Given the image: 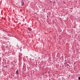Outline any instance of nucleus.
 <instances>
[{
  "instance_id": "obj_2",
  "label": "nucleus",
  "mask_w": 80,
  "mask_h": 80,
  "mask_svg": "<svg viewBox=\"0 0 80 80\" xmlns=\"http://www.w3.org/2000/svg\"><path fill=\"white\" fill-rule=\"evenodd\" d=\"M18 70H17L16 71V74H17L18 75Z\"/></svg>"
},
{
  "instance_id": "obj_7",
  "label": "nucleus",
  "mask_w": 80,
  "mask_h": 80,
  "mask_svg": "<svg viewBox=\"0 0 80 80\" xmlns=\"http://www.w3.org/2000/svg\"><path fill=\"white\" fill-rule=\"evenodd\" d=\"M39 58H40V57H39Z\"/></svg>"
},
{
  "instance_id": "obj_5",
  "label": "nucleus",
  "mask_w": 80,
  "mask_h": 80,
  "mask_svg": "<svg viewBox=\"0 0 80 80\" xmlns=\"http://www.w3.org/2000/svg\"><path fill=\"white\" fill-rule=\"evenodd\" d=\"M66 64H67V63H65V65H66Z\"/></svg>"
},
{
  "instance_id": "obj_4",
  "label": "nucleus",
  "mask_w": 80,
  "mask_h": 80,
  "mask_svg": "<svg viewBox=\"0 0 80 80\" xmlns=\"http://www.w3.org/2000/svg\"><path fill=\"white\" fill-rule=\"evenodd\" d=\"M78 78L79 79V80H80V77H79Z\"/></svg>"
},
{
  "instance_id": "obj_3",
  "label": "nucleus",
  "mask_w": 80,
  "mask_h": 80,
  "mask_svg": "<svg viewBox=\"0 0 80 80\" xmlns=\"http://www.w3.org/2000/svg\"><path fill=\"white\" fill-rule=\"evenodd\" d=\"M24 5V3L22 2V6H23Z\"/></svg>"
},
{
  "instance_id": "obj_6",
  "label": "nucleus",
  "mask_w": 80,
  "mask_h": 80,
  "mask_svg": "<svg viewBox=\"0 0 80 80\" xmlns=\"http://www.w3.org/2000/svg\"><path fill=\"white\" fill-rule=\"evenodd\" d=\"M27 57H28L27 56V57H26V58H27Z\"/></svg>"
},
{
  "instance_id": "obj_1",
  "label": "nucleus",
  "mask_w": 80,
  "mask_h": 80,
  "mask_svg": "<svg viewBox=\"0 0 80 80\" xmlns=\"http://www.w3.org/2000/svg\"><path fill=\"white\" fill-rule=\"evenodd\" d=\"M28 30L30 31H32V29L30 28H28Z\"/></svg>"
}]
</instances>
